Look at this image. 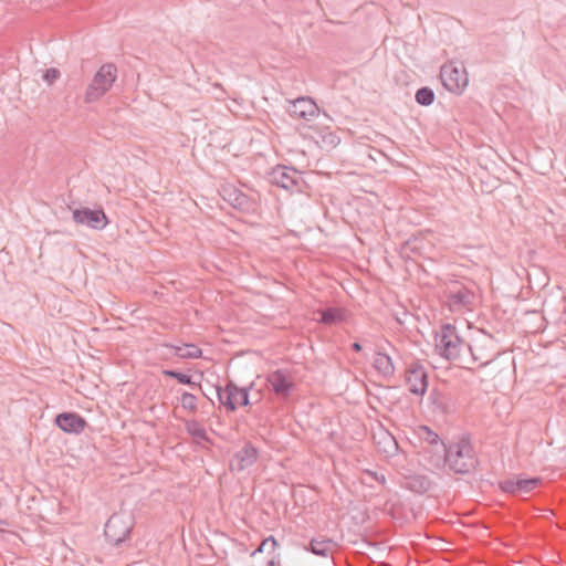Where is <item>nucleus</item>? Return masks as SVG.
Masks as SVG:
<instances>
[{"instance_id": "nucleus-11", "label": "nucleus", "mask_w": 566, "mask_h": 566, "mask_svg": "<svg viewBox=\"0 0 566 566\" xmlns=\"http://www.w3.org/2000/svg\"><path fill=\"white\" fill-rule=\"evenodd\" d=\"M270 390L282 400H287L295 387L294 379L287 369H276L266 376Z\"/></svg>"}, {"instance_id": "nucleus-14", "label": "nucleus", "mask_w": 566, "mask_h": 566, "mask_svg": "<svg viewBox=\"0 0 566 566\" xmlns=\"http://www.w3.org/2000/svg\"><path fill=\"white\" fill-rule=\"evenodd\" d=\"M54 424L70 434H81L88 426L85 418L73 411L57 413L54 418Z\"/></svg>"}, {"instance_id": "nucleus-24", "label": "nucleus", "mask_w": 566, "mask_h": 566, "mask_svg": "<svg viewBox=\"0 0 566 566\" xmlns=\"http://www.w3.org/2000/svg\"><path fill=\"white\" fill-rule=\"evenodd\" d=\"M319 322L327 325H333L344 321L345 312L338 307H326L319 312Z\"/></svg>"}, {"instance_id": "nucleus-35", "label": "nucleus", "mask_w": 566, "mask_h": 566, "mask_svg": "<svg viewBox=\"0 0 566 566\" xmlns=\"http://www.w3.org/2000/svg\"><path fill=\"white\" fill-rule=\"evenodd\" d=\"M352 349H353L354 352H360V350L363 349V347H361V345H360L358 342H354V343L352 344Z\"/></svg>"}, {"instance_id": "nucleus-23", "label": "nucleus", "mask_w": 566, "mask_h": 566, "mask_svg": "<svg viewBox=\"0 0 566 566\" xmlns=\"http://www.w3.org/2000/svg\"><path fill=\"white\" fill-rule=\"evenodd\" d=\"M185 427H186L187 432L193 439H196L197 442H199V441L211 442V439L209 438L207 430L205 429V427H202L200 424L199 421H197L195 419L186 420Z\"/></svg>"}, {"instance_id": "nucleus-36", "label": "nucleus", "mask_w": 566, "mask_h": 566, "mask_svg": "<svg viewBox=\"0 0 566 566\" xmlns=\"http://www.w3.org/2000/svg\"><path fill=\"white\" fill-rule=\"evenodd\" d=\"M273 565H274V562L273 560H269L268 566H273Z\"/></svg>"}, {"instance_id": "nucleus-33", "label": "nucleus", "mask_w": 566, "mask_h": 566, "mask_svg": "<svg viewBox=\"0 0 566 566\" xmlns=\"http://www.w3.org/2000/svg\"><path fill=\"white\" fill-rule=\"evenodd\" d=\"M374 480H376L378 483L380 484H385L386 483V478L384 474H379L378 472H370L368 471L367 472Z\"/></svg>"}, {"instance_id": "nucleus-22", "label": "nucleus", "mask_w": 566, "mask_h": 566, "mask_svg": "<svg viewBox=\"0 0 566 566\" xmlns=\"http://www.w3.org/2000/svg\"><path fill=\"white\" fill-rule=\"evenodd\" d=\"M403 255L408 261L412 262L416 266L422 269L420 259L422 258L421 247L418 244V240H408L402 249Z\"/></svg>"}, {"instance_id": "nucleus-31", "label": "nucleus", "mask_w": 566, "mask_h": 566, "mask_svg": "<svg viewBox=\"0 0 566 566\" xmlns=\"http://www.w3.org/2000/svg\"><path fill=\"white\" fill-rule=\"evenodd\" d=\"M61 73L55 67H50L44 71L42 78L49 84L52 85L59 77Z\"/></svg>"}, {"instance_id": "nucleus-2", "label": "nucleus", "mask_w": 566, "mask_h": 566, "mask_svg": "<svg viewBox=\"0 0 566 566\" xmlns=\"http://www.w3.org/2000/svg\"><path fill=\"white\" fill-rule=\"evenodd\" d=\"M463 342L451 324H442L433 332V352L451 361L459 357Z\"/></svg>"}, {"instance_id": "nucleus-27", "label": "nucleus", "mask_w": 566, "mask_h": 566, "mask_svg": "<svg viewBox=\"0 0 566 566\" xmlns=\"http://www.w3.org/2000/svg\"><path fill=\"white\" fill-rule=\"evenodd\" d=\"M403 486L417 494L424 493V478L422 475L413 474L405 476Z\"/></svg>"}, {"instance_id": "nucleus-8", "label": "nucleus", "mask_w": 566, "mask_h": 566, "mask_svg": "<svg viewBox=\"0 0 566 566\" xmlns=\"http://www.w3.org/2000/svg\"><path fill=\"white\" fill-rule=\"evenodd\" d=\"M268 178L270 184L283 188L291 193L302 192L303 186L305 184L302 174L298 170L281 165L274 167L269 172Z\"/></svg>"}, {"instance_id": "nucleus-12", "label": "nucleus", "mask_w": 566, "mask_h": 566, "mask_svg": "<svg viewBox=\"0 0 566 566\" xmlns=\"http://www.w3.org/2000/svg\"><path fill=\"white\" fill-rule=\"evenodd\" d=\"M542 484V479L534 478H510L499 483L500 489L513 496L524 497L531 494L537 486Z\"/></svg>"}, {"instance_id": "nucleus-34", "label": "nucleus", "mask_w": 566, "mask_h": 566, "mask_svg": "<svg viewBox=\"0 0 566 566\" xmlns=\"http://www.w3.org/2000/svg\"><path fill=\"white\" fill-rule=\"evenodd\" d=\"M434 101V93L431 88L427 87V106L432 104Z\"/></svg>"}, {"instance_id": "nucleus-5", "label": "nucleus", "mask_w": 566, "mask_h": 566, "mask_svg": "<svg viewBox=\"0 0 566 566\" xmlns=\"http://www.w3.org/2000/svg\"><path fill=\"white\" fill-rule=\"evenodd\" d=\"M254 382L247 387H239L233 380H228L226 387H216L219 402L226 407L228 411H235L238 406H250V390L253 388Z\"/></svg>"}, {"instance_id": "nucleus-20", "label": "nucleus", "mask_w": 566, "mask_h": 566, "mask_svg": "<svg viewBox=\"0 0 566 566\" xmlns=\"http://www.w3.org/2000/svg\"><path fill=\"white\" fill-rule=\"evenodd\" d=\"M305 548L314 555L332 558L337 548V545L331 538L315 537L310 541Z\"/></svg>"}, {"instance_id": "nucleus-16", "label": "nucleus", "mask_w": 566, "mask_h": 566, "mask_svg": "<svg viewBox=\"0 0 566 566\" xmlns=\"http://www.w3.org/2000/svg\"><path fill=\"white\" fill-rule=\"evenodd\" d=\"M256 460L258 449L251 442H245L242 449L235 452L230 468L240 472L252 467Z\"/></svg>"}, {"instance_id": "nucleus-1", "label": "nucleus", "mask_w": 566, "mask_h": 566, "mask_svg": "<svg viewBox=\"0 0 566 566\" xmlns=\"http://www.w3.org/2000/svg\"><path fill=\"white\" fill-rule=\"evenodd\" d=\"M478 459L474 449L467 438L449 444L448 470L465 474L475 468Z\"/></svg>"}, {"instance_id": "nucleus-15", "label": "nucleus", "mask_w": 566, "mask_h": 566, "mask_svg": "<svg viewBox=\"0 0 566 566\" xmlns=\"http://www.w3.org/2000/svg\"><path fill=\"white\" fill-rule=\"evenodd\" d=\"M406 385L410 392L418 396L424 395V368L420 361H415L407 368Z\"/></svg>"}, {"instance_id": "nucleus-28", "label": "nucleus", "mask_w": 566, "mask_h": 566, "mask_svg": "<svg viewBox=\"0 0 566 566\" xmlns=\"http://www.w3.org/2000/svg\"><path fill=\"white\" fill-rule=\"evenodd\" d=\"M197 397L191 394V392H187V391H184L181 394V398H180V402H181V407L184 409H187L191 412H196L197 411Z\"/></svg>"}, {"instance_id": "nucleus-9", "label": "nucleus", "mask_w": 566, "mask_h": 566, "mask_svg": "<svg viewBox=\"0 0 566 566\" xmlns=\"http://www.w3.org/2000/svg\"><path fill=\"white\" fill-rule=\"evenodd\" d=\"M440 80L443 86L454 94H461L469 83L468 73L463 64L457 65L452 61L441 66Z\"/></svg>"}, {"instance_id": "nucleus-13", "label": "nucleus", "mask_w": 566, "mask_h": 566, "mask_svg": "<svg viewBox=\"0 0 566 566\" xmlns=\"http://www.w3.org/2000/svg\"><path fill=\"white\" fill-rule=\"evenodd\" d=\"M72 217L75 223L84 224L95 230H102L108 223V219L102 208H78L73 210Z\"/></svg>"}, {"instance_id": "nucleus-30", "label": "nucleus", "mask_w": 566, "mask_h": 566, "mask_svg": "<svg viewBox=\"0 0 566 566\" xmlns=\"http://www.w3.org/2000/svg\"><path fill=\"white\" fill-rule=\"evenodd\" d=\"M276 546H277V542L274 538V536L271 535L261 543V545L252 553V555H255L256 553H261L264 549H268L269 552L274 551Z\"/></svg>"}, {"instance_id": "nucleus-37", "label": "nucleus", "mask_w": 566, "mask_h": 566, "mask_svg": "<svg viewBox=\"0 0 566 566\" xmlns=\"http://www.w3.org/2000/svg\"><path fill=\"white\" fill-rule=\"evenodd\" d=\"M331 137H332V140H331V142H332V143H334V139L336 138V136H335V135H332Z\"/></svg>"}, {"instance_id": "nucleus-7", "label": "nucleus", "mask_w": 566, "mask_h": 566, "mask_svg": "<svg viewBox=\"0 0 566 566\" xmlns=\"http://www.w3.org/2000/svg\"><path fill=\"white\" fill-rule=\"evenodd\" d=\"M449 444L427 427V470H444L448 468Z\"/></svg>"}, {"instance_id": "nucleus-25", "label": "nucleus", "mask_w": 566, "mask_h": 566, "mask_svg": "<svg viewBox=\"0 0 566 566\" xmlns=\"http://www.w3.org/2000/svg\"><path fill=\"white\" fill-rule=\"evenodd\" d=\"M163 375L172 379H176L179 384L187 385L191 388L201 389L200 382L195 381L192 376L187 375L176 369H163Z\"/></svg>"}, {"instance_id": "nucleus-17", "label": "nucleus", "mask_w": 566, "mask_h": 566, "mask_svg": "<svg viewBox=\"0 0 566 566\" xmlns=\"http://www.w3.org/2000/svg\"><path fill=\"white\" fill-rule=\"evenodd\" d=\"M374 441L378 452L386 458H392L398 453V442L389 431L379 429L377 433H374Z\"/></svg>"}, {"instance_id": "nucleus-26", "label": "nucleus", "mask_w": 566, "mask_h": 566, "mask_svg": "<svg viewBox=\"0 0 566 566\" xmlns=\"http://www.w3.org/2000/svg\"><path fill=\"white\" fill-rule=\"evenodd\" d=\"M175 355L182 359L199 358L202 355L201 349L195 344H185L175 347Z\"/></svg>"}, {"instance_id": "nucleus-19", "label": "nucleus", "mask_w": 566, "mask_h": 566, "mask_svg": "<svg viewBox=\"0 0 566 566\" xmlns=\"http://www.w3.org/2000/svg\"><path fill=\"white\" fill-rule=\"evenodd\" d=\"M222 198L233 208L245 211L250 208V198L243 191L232 185L222 187Z\"/></svg>"}, {"instance_id": "nucleus-18", "label": "nucleus", "mask_w": 566, "mask_h": 566, "mask_svg": "<svg viewBox=\"0 0 566 566\" xmlns=\"http://www.w3.org/2000/svg\"><path fill=\"white\" fill-rule=\"evenodd\" d=\"M318 112L317 105L310 97H298L292 102L289 113L291 116L296 118H303L310 120Z\"/></svg>"}, {"instance_id": "nucleus-21", "label": "nucleus", "mask_w": 566, "mask_h": 566, "mask_svg": "<svg viewBox=\"0 0 566 566\" xmlns=\"http://www.w3.org/2000/svg\"><path fill=\"white\" fill-rule=\"evenodd\" d=\"M373 366L379 376L390 378L395 374V366L390 356L385 353L376 352Z\"/></svg>"}, {"instance_id": "nucleus-32", "label": "nucleus", "mask_w": 566, "mask_h": 566, "mask_svg": "<svg viewBox=\"0 0 566 566\" xmlns=\"http://www.w3.org/2000/svg\"><path fill=\"white\" fill-rule=\"evenodd\" d=\"M424 86H422L416 92V101L419 105L424 106Z\"/></svg>"}, {"instance_id": "nucleus-6", "label": "nucleus", "mask_w": 566, "mask_h": 566, "mask_svg": "<svg viewBox=\"0 0 566 566\" xmlns=\"http://www.w3.org/2000/svg\"><path fill=\"white\" fill-rule=\"evenodd\" d=\"M134 518L130 514L115 513L106 522L104 536L114 546H119L130 537Z\"/></svg>"}, {"instance_id": "nucleus-4", "label": "nucleus", "mask_w": 566, "mask_h": 566, "mask_svg": "<svg viewBox=\"0 0 566 566\" xmlns=\"http://www.w3.org/2000/svg\"><path fill=\"white\" fill-rule=\"evenodd\" d=\"M429 405L438 419L434 421L440 426L447 423V417L452 411L454 405V391L447 381L438 382L430 392Z\"/></svg>"}, {"instance_id": "nucleus-29", "label": "nucleus", "mask_w": 566, "mask_h": 566, "mask_svg": "<svg viewBox=\"0 0 566 566\" xmlns=\"http://www.w3.org/2000/svg\"><path fill=\"white\" fill-rule=\"evenodd\" d=\"M431 196L436 199V202L430 205L427 201V214H429V210H438L439 208L444 206V202H446V195L443 193L442 189H440L439 191H436Z\"/></svg>"}, {"instance_id": "nucleus-10", "label": "nucleus", "mask_w": 566, "mask_h": 566, "mask_svg": "<svg viewBox=\"0 0 566 566\" xmlns=\"http://www.w3.org/2000/svg\"><path fill=\"white\" fill-rule=\"evenodd\" d=\"M444 302L452 311L470 308L474 301V293L458 281L450 282L443 291Z\"/></svg>"}, {"instance_id": "nucleus-3", "label": "nucleus", "mask_w": 566, "mask_h": 566, "mask_svg": "<svg viewBox=\"0 0 566 566\" xmlns=\"http://www.w3.org/2000/svg\"><path fill=\"white\" fill-rule=\"evenodd\" d=\"M117 78V67L113 63L103 64L95 73L84 94L85 103H94L102 98Z\"/></svg>"}]
</instances>
